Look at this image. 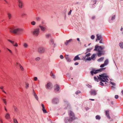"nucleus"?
I'll return each mask as SVG.
<instances>
[{
	"instance_id": "obj_5",
	"label": "nucleus",
	"mask_w": 123,
	"mask_h": 123,
	"mask_svg": "<svg viewBox=\"0 0 123 123\" xmlns=\"http://www.w3.org/2000/svg\"><path fill=\"white\" fill-rule=\"evenodd\" d=\"M31 33L33 36L37 37L39 34L40 29L39 28L35 29L31 31Z\"/></svg>"
},
{
	"instance_id": "obj_37",
	"label": "nucleus",
	"mask_w": 123,
	"mask_h": 123,
	"mask_svg": "<svg viewBox=\"0 0 123 123\" xmlns=\"http://www.w3.org/2000/svg\"><path fill=\"white\" fill-rule=\"evenodd\" d=\"M42 111L44 113H46L47 112V111L45 109V108H44V109H42Z\"/></svg>"
},
{
	"instance_id": "obj_4",
	"label": "nucleus",
	"mask_w": 123,
	"mask_h": 123,
	"mask_svg": "<svg viewBox=\"0 0 123 123\" xmlns=\"http://www.w3.org/2000/svg\"><path fill=\"white\" fill-rule=\"evenodd\" d=\"M22 29L18 27H14L11 28L10 30V32L17 34H20L23 31Z\"/></svg>"
},
{
	"instance_id": "obj_55",
	"label": "nucleus",
	"mask_w": 123,
	"mask_h": 123,
	"mask_svg": "<svg viewBox=\"0 0 123 123\" xmlns=\"http://www.w3.org/2000/svg\"><path fill=\"white\" fill-rule=\"evenodd\" d=\"M115 98L116 99H117L118 98V95H116L115 96Z\"/></svg>"
},
{
	"instance_id": "obj_60",
	"label": "nucleus",
	"mask_w": 123,
	"mask_h": 123,
	"mask_svg": "<svg viewBox=\"0 0 123 123\" xmlns=\"http://www.w3.org/2000/svg\"><path fill=\"white\" fill-rule=\"evenodd\" d=\"M102 39L100 40V41L99 42V43H103L102 42Z\"/></svg>"
},
{
	"instance_id": "obj_46",
	"label": "nucleus",
	"mask_w": 123,
	"mask_h": 123,
	"mask_svg": "<svg viewBox=\"0 0 123 123\" xmlns=\"http://www.w3.org/2000/svg\"><path fill=\"white\" fill-rule=\"evenodd\" d=\"M14 123H18L17 120L16 119H14Z\"/></svg>"
},
{
	"instance_id": "obj_11",
	"label": "nucleus",
	"mask_w": 123,
	"mask_h": 123,
	"mask_svg": "<svg viewBox=\"0 0 123 123\" xmlns=\"http://www.w3.org/2000/svg\"><path fill=\"white\" fill-rule=\"evenodd\" d=\"M18 6L20 8H22V7L23 3L20 0H18Z\"/></svg>"
},
{
	"instance_id": "obj_25",
	"label": "nucleus",
	"mask_w": 123,
	"mask_h": 123,
	"mask_svg": "<svg viewBox=\"0 0 123 123\" xmlns=\"http://www.w3.org/2000/svg\"><path fill=\"white\" fill-rule=\"evenodd\" d=\"M45 36L47 38H48L49 37H50V38L51 37H52L50 34H46L45 35Z\"/></svg>"
},
{
	"instance_id": "obj_56",
	"label": "nucleus",
	"mask_w": 123,
	"mask_h": 123,
	"mask_svg": "<svg viewBox=\"0 0 123 123\" xmlns=\"http://www.w3.org/2000/svg\"><path fill=\"white\" fill-rule=\"evenodd\" d=\"M37 77H35L34 78V80L35 81H36L37 80Z\"/></svg>"
},
{
	"instance_id": "obj_10",
	"label": "nucleus",
	"mask_w": 123,
	"mask_h": 123,
	"mask_svg": "<svg viewBox=\"0 0 123 123\" xmlns=\"http://www.w3.org/2000/svg\"><path fill=\"white\" fill-rule=\"evenodd\" d=\"M90 93L91 95L95 96L97 94V92L95 90H92L90 92Z\"/></svg>"
},
{
	"instance_id": "obj_38",
	"label": "nucleus",
	"mask_w": 123,
	"mask_h": 123,
	"mask_svg": "<svg viewBox=\"0 0 123 123\" xmlns=\"http://www.w3.org/2000/svg\"><path fill=\"white\" fill-rule=\"evenodd\" d=\"M95 36H94L93 35H92L91 36V38L92 39H94V38H95Z\"/></svg>"
},
{
	"instance_id": "obj_7",
	"label": "nucleus",
	"mask_w": 123,
	"mask_h": 123,
	"mask_svg": "<svg viewBox=\"0 0 123 123\" xmlns=\"http://www.w3.org/2000/svg\"><path fill=\"white\" fill-rule=\"evenodd\" d=\"M45 51V49L44 48L42 47H39L38 49V51L40 53H43Z\"/></svg>"
},
{
	"instance_id": "obj_22",
	"label": "nucleus",
	"mask_w": 123,
	"mask_h": 123,
	"mask_svg": "<svg viewBox=\"0 0 123 123\" xmlns=\"http://www.w3.org/2000/svg\"><path fill=\"white\" fill-rule=\"evenodd\" d=\"M96 54H93L91 56V59L92 60H95L94 57L96 55Z\"/></svg>"
},
{
	"instance_id": "obj_52",
	"label": "nucleus",
	"mask_w": 123,
	"mask_h": 123,
	"mask_svg": "<svg viewBox=\"0 0 123 123\" xmlns=\"http://www.w3.org/2000/svg\"><path fill=\"white\" fill-rule=\"evenodd\" d=\"M36 19L37 21H39L40 20V18L39 17H37Z\"/></svg>"
},
{
	"instance_id": "obj_40",
	"label": "nucleus",
	"mask_w": 123,
	"mask_h": 123,
	"mask_svg": "<svg viewBox=\"0 0 123 123\" xmlns=\"http://www.w3.org/2000/svg\"><path fill=\"white\" fill-rule=\"evenodd\" d=\"M115 17V15H114L113 16H112L111 18V19L112 20H114Z\"/></svg>"
},
{
	"instance_id": "obj_15",
	"label": "nucleus",
	"mask_w": 123,
	"mask_h": 123,
	"mask_svg": "<svg viewBox=\"0 0 123 123\" xmlns=\"http://www.w3.org/2000/svg\"><path fill=\"white\" fill-rule=\"evenodd\" d=\"M7 17L9 19H11L12 17V14L9 12H8L7 13Z\"/></svg>"
},
{
	"instance_id": "obj_26",
	"label": "nucleus",
	"mask_w": 123,
	"mask_h": 123,
	"mask_svg": "<svg viewBox=\"0 0 123 123\" xmlns=\"http://www.w3.org/2000/svg\"><path fill=\"white\" fill-rule=\"evenodd\" d=\"M96 118L97 119L100 120V119L101 117L100 116L97 115L96 116Z\"/></svg>"
},
{
	"instance_id": "obj_42",
	"label": "nucleus",
	"mask_w": 123,
	"mask_h": 123,
	"mask_svg": "<svg viewBox=\"0 0 123 123\" xmlns=\"http://www.w3.org/2000/svg\"><path fill=\"white\" fill-rule=\"evenodd\" d=\"M13 46L16 47L18 46V44L16 43H15L14 44H13Z\"/></svg>"
},
{
	"instance_id": "obj_41",
	"label": "nucleus",
	"mask_w": 123,
	"mask_h": 123,
	"mask_svg": "<svg viewBox=\"0 0 123 123\" xmlns=\"http://www.w3.org/2000/svg\"><path fill=\"white\" fill-rule=\"evenodd\" d=\"M34 96L35 98H36V99H37V100H38V97L37 96V94L36 95H35Z\"/></svg>"
},
{
	"instance_id": "obj_20",
	"label": "nucleus",
	"mask_w": 123,
	"mask_h": 123,
	"mask_svg": "<svg viewBox=\"0 0 123 123\" xmlns=\"http://www.w3.org/2000/svg\"><path fill=\"white\" fill-rule=\"evenodd\" d=\"M72 41V39H71L68 40H67L65 42V43L66 45H67L70 42Z\"/></svg>"
},
{
	"instance_id": "obj_34",
	"label": "nucleus",
	"mask_w": 123,
	"mask_h": 123,
	"mask_svg": "<svg viewBox=\"0 0 123 123\" xmlns=\"http://www.w3.org/2000/svg\"><path fill=\"white\" fill-rule=\"evenodd\" d=\"M0 88L2 90V91L4 92L5 93V94L6 93V92L3 89V87L2 86H1V87H0Z\"/></svg>"
},
{
	"instance_id": "obj_63",
	"label": "nucleus",
	"mask_w": 123,
	"mask_h": 123,
	"mask_svg": "<svg viewBox=\"0 0 123 123\" xmlns=\"http://www.w3.org/2000/svg\"><path fill=\"white\" fill-rule=\"evenodd\" d=\"M5 110L6 111H7V110L5 106L4 107Z\"/></svg>"
},
{
	"instance_id": "obj_21",
	"label": "nucleus",
	"mask_w": 123,
	"mask_h": 123,
	"mask_svg": "<svg viewBox=\"0 0 123 123\" xmlns=\"http://www.w3.org/2000/svg\"><path fill=\"white\" fill-rule=\"evenodd\" d=\"M80 57L78 56V55L76 56L74 59V61H75L76 60H80Z\"/></svg>"
},
{
	"instance_id": "obj_35",
	"label": "nucleus",
	"mask_w": 123,
	"mask_h": 123,
	"mask_svg": "<svg viewBox=\"0 0 123 123\" xmlns=\"http://www.w3.org/2000/svg\"><path fill=\"white\" fill-rule=\"evenodd\" d=\"M4 103L6 104V99H5L4 98H2V99Z\"/></svg>"
},
{
	"instance_id": "obj_27",
	"label": "nucleus",
	"mask_w": 123,
	"mask_h": 123,
	"mask_svg": "<svg viewBox=\"0 0 123 123\" xmlns=\"http://www.w3.org/2000/svg\"><path fill=\"white\" fill-rule=\"evenodd\" d=\"M108 59L106 60L104 62V63L105 64V65H106L107 64H108Z\"/></svg>"
},
{
	"instance_id": "obj_36",
	"label": "nucleus",
	"mask_w": 123,
	"mask_h": 123,
	"mask_svg": "<svg viewBox=\"0 0 123 123\" xmlns=\"http://www.w3.org/2000/svg\"><path fill=\"white\" fill-rule=\"evenodd\" d=\"M29 87V84L28 83H26V84L25 88L27 89Z\"/></svg>"
},
{
	"instance_id": "obj_12",
	"label": "nucleus",
	"mask_w": 123,
	"mask_h": 123,
	"mask_svg": "<svg viewBox=\"0 0 123 123\" xmlns=\"http://www.w3.org/2000/svg\"><path fill=\"white\" fill-rule=\"evenodd\" d=\"M96 36L97 37V38L96 39V41H97V40H100L102 39V36L99 34H97L96 35Z\"/></svg>"
},
{
	"instance_id": "obj_1",
	"label": "nucleus",
	"mask_w": 123,
	"mask_h": 123,
	"mask_svg": "<svg viewBox=\"0 0 123 123\" xmlns=\"http://www.w3.org/2000/svg\"><path fill=\"white\" fill-rule=\"evenodd\" d=\"M99 76H97L98 79L101 81L100 82V84L102 86L106 85V82L109 80L108 76L104 74L99 75Z\"/></svg>"
},
{
	"instance_id": "obj_54",
	"label": "nucleus",
	"mask_w": 123,
	"mask_h": 123,
	"mask_svg": "<svg viewBox=\"0 0 123 123\" xmlns=\"http://www.w3.org/2000/svg\"><path fill=\"white\" fill-rule=\"evenodd\" d=\"M72 12V10H70V11L68 13V14L69 15L71 14V12Z\"/></svg>"
},
{
	"instance_id": "obj_47",
	"label": "nucleus",
	"mask_w": 123,
	"mask_h": 123,
	"mask_svg": "<svg viewBox=\"0 0 123 123\" xmlns=\"http://www.w3.org/2000/svg\"><path fill=\"white\" fill-rule=\"evenodd\" d=\"M80 93V91H77L76 92V94H78V93Z\"/></svg>"
},
{
	"instance_id": "obj_44",
	"label": "nucleus",
	"mask_w": 123,
	"mask_h": 123,
	"mask_svg": "<svg viewBox=\"0 0 123 123\" xmlns=\"http://www.w3.org/2000/svg\"><path fill=\"white\" fill-rule=\"evenodd\" d=\"M105 64H101L100 66V67L101 68H103V67H104L105 66Z\"/></svg>"
},
{
	"instance_id": "obj_33",
	"label": "nucleus",
	"mask_w": 123,
	"mask_h": 123,
	"mask_svg": "<svg viewBox=\"0 0 123 123\" xmlns=\"http://www.w3.org/2000/svg\"><path fill=\"white\" fill-rule=\"evenodd\" d=\"M18 65L20 67V69L22 70H24V68L20 64H19Z\"/></svg>"
},
{
	"instance_id": "obj_58",
	"label": "nucleus",
	"mask_w": 123,
	"mask_h": 123,
	"mask_svg": "<svg viewBox=\"0 0 123 123\" xmlns=\"http://www.w3.org/2000/svg\"><path fill=\"white\" fill-rule=\"evenodd\" d=\"M7 40L8 41H9V42H11V43H12L13 42V41H12L11 40H10L8 39Z\"/></svg>"
},
{
	"instance_id": "obj_14",
	"label": "nucleus",
	"mask_w": 123,
	"mask_h": 123,
	"mask_svg": "<svg viewBox=\"0 0 123 123\" xmlns=\"http://www.w3.org/2000/svg\"><path fill=\"white\" fill-rule=\"evenodd\" d=\"M39 27L40 28L41 30L43 32H44L46 31V28L45 27L40 25L39 26Z\"/></svg>"
},
{
	"instance_id": "obj_17",
	"label": "nucleus",
	"mask_w": 123,
	"mask_h": 123,
	"mask_svg": "<svg viewBox=\"0 0 123 123\" xmlns=\"http://www.w3.org/2000/svg\"><path fill=\"white\" fill-rule=\"evenodd\" d=\"M65 57L68 62H71V60L68 55H66L65 56Z\"/></svg>"
},
{
	"instance_id": "obj_51",
	"label": "nucleus",
	"mask_w": 123,
	"mask_h": 123,
	"mask_svg": "<svg viewBox=\"0 0 123 123\" xmlns=\"http://www.w3.org/2000/svg\"><path fill=\"white\" fill-rule=\"evenodd\" d=\"M86 56L87 57V56H90V55H91V54H90V53H88V54H86Z\"/></svg>"
},
{
	"instance_id": "obj_64",
	"label": "nucleus",
	"mask_w": 123,
	"mask_h": 123,
	"mask_svg": "<svg viewBox=\"0 0 123 123\" xmlns=\"http://www.w3.org/2000/svg\"><path fill=\"white\" fill-rule=\"evenodd\" d=\"M0 122L1 123H3V122L2 120L1 119H0Z\"/></svg>"
},
{
	"instance_id": "obj_48",
	"label": "nucleus",
	"mask_w": 123,
	"mask_h": 123,
	"mask_svg": "<svg viewBox=\"0 0 123 123\" xmlns=\"http://www.w3.org/2000/svg\"><path fill=\"white\" fill-rule=\"evenodd\" d=\"M33 94L34 96L35 95H36V94L35 93L34 90H33Z\"/></svg>"
},
{
	"instance_id": "obj_2",
	"label": "nucleus",
	"mask_w": 123,
	"mask_h": 123,
	"mask_svg": "<svg viewBox=\"0 0 123 123\" xmlns=\"http://www.w3.org/2000/svg\"><path fill=\"white\" fill-rule=\"evenodd\" d=\"M105 48V47L104 46H98V45H96L94 50L97 51V55L98 56L100 57L102 54H104L105 51L102 50L104 49Z\"/></svg>"
},
{
	"instance_id": "obj_24",
	"label": "nucleus",
	"mask_w": 123,
	"mask_h": 123,
	"mask_svg": "<svg viewBox=\"0 0 123 123\" xmlns=\"http://www.w3.org/2000/svg\"><path fill=\"white\" fill-rule=\"evenodd\" d=\"M119 45L121 48H123V42H121L119 44Z\"/></svg>"
},
{
	"instance_id": "obj_45",
	"label": "nucleus",
	"mask_w": 123,
	"mask_h": 123,
	"mask_svg": "<svg viewBox=\"0 0 123 123\" xmlns=\"http://www.w3.org/2000/svg\"><path fill=\"white\" fill-rule=\"evenodd\" d=\"M60 58L61 59H63L64 58V57L62 55H61L60 56Z\"/></svg>"
},
{
	"instance_id": "obj_62",
	"label": "nucleus",
	"mask_w": 123,
	"mask_h": 123,
	"mask_svg": "<svg viewBox=\"0 0 123 123\" xmlns=\"http://www.w3.org/2000/svg\"><path fill=\"white\" fill-rule=\"evenodd\" d=\"M95 16H93L92 17V19H94L95 18Z\"/></svg>"
},
{
	"instance_id": "obj_23",
	"label": "nucleus",
	"mask_w": 123,
	"mask_h": 123,
	"mask_svg": "<svg viewBox=\"0 0 123 123\" xmlns=\"http://www.w3.org/2000/svg\"><path fill=\"white\" fill-rule=\"evenodd\" d=\"M104 59L103 57H101L98 60V62H101L103 61Z\"/></svg>"
},
{
	"instance_id": "obj_18",
	"label": "nucleus",
	"mask_w": 123,
	"mask_h": 123,
	"mask_svg": "<svg viewBox=\"0 0 123 123\" xmlns=\"http://www.w3.org/2000/svg\"><path fill=\"white\" fill-rule=\"evenodd\" d=\"M5 117L6 119H9L10 118V114L8 113L6 114Z\"/></svg>"
},
{
	"instance_id": "obj_43",
	"label": "nucleus",
	"mask_w": 123,
	"mask_h": 123,
	"mask_svg": "<svg viewBox=\"0 0 123 123\" xmlns=\"http://www.w3.org/2000/svg\"><path fill=\"white\" fill-rule=\"evenodd\" d=\"M91 59L90 57H87L86 58V60L88 61H90L91 60Z\"/></svg>"
},
{
	"instance_id": "obj_16",
	"label": "nucleus",
	"mask_w": 123,
	"mask_h": 123,
	"mask_svg": "<svg viewBox=\"0 0 123 123\" xmlns=\"http://www.w3.org/2000/svg\"><path fill=\"white\" fill-rule=\"evenodd\" d=\"M105 113L106 116L109 119H110V117L109 115V111H105Z\"/></svg>"
},
{
	"instance_id": "obj_59",
	"label": "nucleus",
	"mask_w": 123,
	"mask_h": 123,
	"mask_svg": "<svg viewBox=\"0 0 123 123\" xmlns=\"http://www.w3.org/2000/svg\"><path fill=\"white\" fill-rule=\"evenodd\" d=\"M78 64H79V63L78 62H75L74 63V64L75 65H78Z\"/></svg>"
},
{
	"instance_id": "obj_9",
	"label": "nucleus",
	"mask_w": 123,
	"mask_h": 123,
	"mask_svg": "<svg viewBox=\"0 0 123 123\" xmlns=\"http://www.w3.org/2000/svg\"><path fill=\"white\" fill-rule=\"evenodd\" d=\"M53 86L51 83L49 82L46 85V88L48 89H50L52 88Z\"/></svg>"
},
{
	"instance_id": "obj_49",
	"label": "nucleus",
	"mask_w": 123,
	"mask_h": 123,
	"mask_svg": "<svg viewBox=\"0 0 123 123\" xmlns=\"http://www.w3.org/2000/svg\"><path fill=\"white\" fill-rule=\"evenodd\" d=\"M86 57V55H85V56L84 57H83V58H82V60H84L85 59Z\"/></svg>"
},
{
	"instance_id": "obj_19",
	"label": "nucleus",
	"mask_w": 123,
	"mask_h": 123,
	"mask_svg": "<svg viewBox=\"0 0 123 123\" xmlns=\"http://www.w3.org/2000/svg\"><path fill=\"white\" fill-rule=\"evenodd\" d=\"M54 87L55 90L56 91H59V88L58 85L56 84L54 86Z\"/></svg>"
},
{
	"instance_id": "obj_53",
	"label": "nucleus",
	"mask_w": 123,
	"mask_h": 123,
	"mask_svg": "<svg viewBox=\"0 0 123 123\" xmlns=\"http://www.w3.org/2000/svg\"><path fill=\"white\" fill-rule=\"evenodd\" d=\"M110 84H111L113 85H115V84L114 83L112 82L111 81H110Z\"/></svg>"
},
{
	"instance_id": "obj_3",
	"label": "nucleus",
	"mask_w": 123,
	"mask_h": 123,
	"mask_svg": "<svg viewBox=\"0 0 123 123\" xmlns=\"http://www.w3.org/2000/svg\"><path fill=\"white\" fill-rule=\"evenodd\" d=\"M69 115L70 116L69 118H66L65 120V123H71V122L76 118L75 117V116L73 113L71 111L69 112Z\"/></svg>"
},
{
	"instance_id": "obj_8",
	"label": "nucleus",
	"mask_w": 123,
	"mask_h": 123,
	"mask_svg": "<svg viewBox=\"0 0 123 123\" xmlns=\"http://www.w3.org/2000/svg\"><path fill=\"white\" fill-rule=\"evenodd\" d=\"M49 42L50 44L53 45L54 47H55L56 45L55 43H54V41L52 37H51V38H50L49 40Z\"/></svg>"
},
{
	"instance_id": "obj_28",
	"label": "nucleus",
	"mask_w": 123,
	"mask_h": 123,
	"mask_svg": "<svg viewBox=\"0 0 123 123\" xmlns=\"http://www.w3.org/2000/svg\"><path fill=\"white\" fill-rule=\"evenodd\" d=\"M13 107L14 108V111H15L17 112L18 111V110L17 108L16 107L14 106H13Z\"/></svg>"
},
{
	"instance_id": "obj_61",
	"label": "nucleus",
	"mask_w": 123,
	"mask_h": 123,
	"mask_svg": "<svg viewBox=\"0 0 123 123\" xmlns=\"http://www.w3.org/2000/svg\"><path fill=\"white\" fill-rule=\"evenodd\" d=\"M5 2H6L7 3V4H9V3L6 0H4Z\"/></svg>"
},
{
	"instance_id": "obj_50",
	"label": "nucleus",
	"mask_w": 123,
	"mask_h": 123,
	"mask_svg": "<svg viewBox=\"0 0 123 123\" xmlns=\"http://www.w3.org/2000/svg\"><path fill=\"white\" fill-rule=\"evenodd\" d=\"M41 106H42V109H44V108H45V107H44V106L43 104L42 103L41 104Z\"/></svg>"
},
{
	"instance_id": "obj_57",
	"label": "nucleus",
	"mask_w": 123,
	"mask_h": 123,
	"mask_svg": "<svg viewBox=\"0 0 123 123\" xmlns=\"http://www.w3.org/2000/svg\"><path fill=\"white\" fill-rule=\"evenodd\" d=\"M92 1L93 2L94 4H96V1L95 0H92Z\"/></svg>"
},
{
	"instance_id": "obj_39",
	"label": "nucleus",
	"mask_w": 123,
	"mask_h": 123,
	"mask_svg": "<svg viewBox=\"0 0 123 123\" xmlns=\"http://www.w3.org/2000/svg\"><path fill=\"white\" fill-rule=\"evenodd\" d=\"M94 80L95 81H97L98 82V80L96 77L95 76L94 77Z\"/></svg>"
},
{
	"instance_id": "obj_29",
	"label": "nucleus",
	"mask_w": 123,
	"mask_h": 123,
	"mask_svg": "<svg viewBox=\"0 0 123 123\" xmlns=\"http://www.w3.org/2000/svg\"><path fill=\"white\" fill-rule=\"evenodd\" d=\"M92 49H87L86 50L87 51L86 52V53H85V54H86L88 52H90L91 51V50Z\"/></svg>"
},
{
	"instance_id": "obj_13",
	"label": "nucleus",
	"mask_w": 123,
	"mask_h": 123,
	"mask_svg": "<svg viewBox=\"0 0 123 123\" xmlns=\"http://www.w3.org/2000/svg\"><path fill=\"white\" fill-rule=\"evenodd\" d=\"M59 100L56 98H54L52 100V103L54 104H57L59 102Z\"/></svg>"
},
{
	"instance_id": "obj_30",
	"label": "nucleus",
	"mask_w": 123,
	"mask_h": 123,
	"mask_svg": "<svg viewBox=\"0 0 123 123\" xmlns=\"http://www.w3.org/2000/svg\"><path fill=\"white\" fill-rule=\"evenodd\" d=\"M31 24L32 25H35L36 24V22L34 21H33L31 22Z\"/></svg>"
},
{
	"instance_id": "obj_32",
	"label": "nucleus",
	"mask_w": 123,
	"mask_h": 123,
	"mask_svg": "<svg viewBox=\"0 0 123 123\" xmlns=\"http://www.w3.org/2000/svg\"><path fill=\"white\" fill-rule=\"evenodd\" d=\"M28 45L27 43H24V44L23 45V46L24 47L26 48L27 47H28Z\"/></svg>"
},
{
	"instance_id": "obj_31",
	"label": "nucleus",
	"mask_w": 123,
	"mask_h": 123,
	"mask_svg": "<svg viewBox=\"0 0 123 123\" xmlns=\"http://www.w3.org/2000/svg\"><path fill=\"white\" fill-rule=\"evenodd\" d=\"M35 60L36 61H38L40 59V58L39 57H37L35 58Z\"/></svg>"
},
{
	"instance_id": "obj_6",
	"label": "nucleus",
	"mask_w": 123,
	"mask_h": 123,
	"mask_svg": "<svg viewBox=\"0 0 123 123\" xmlns=\"http://www.w3.org/2000/svg\"><path fill=\"white\" fill-rule=\"evenodd\" d=\"M105 68H101L99 69L95 70H92L90 71L91 75H93V74H96L97 73H98L99 72H101L103 70H105Z\"/></svg>"
}]
</instances>
